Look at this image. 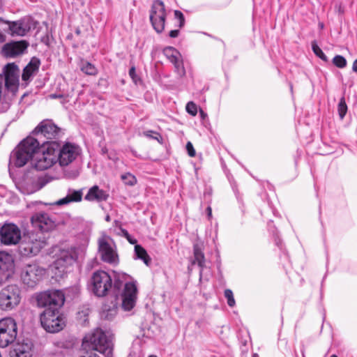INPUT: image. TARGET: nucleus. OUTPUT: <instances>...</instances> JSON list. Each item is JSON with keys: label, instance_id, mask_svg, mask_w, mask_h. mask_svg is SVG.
Returning a JSON list of instances; mask_svg holds the SVG:
<instances>
[{"label": "nucleus", "instance_id": "obj_1", "mask_svg": "<svg viewBox=\"0 0 357 357\" xmlns=\"http://www.w3.org/2000/svg\"><path fill=\"white\" fill-rule=\"evenodd\" d=\"M61 135V129L52 119H44L32 131L31 136L38 146H48L52 142H57Z\"/></svg>", "mask_w": 357, "mask_h": 357}, {"label": "nucleus", "instance_id": "obj_2", "mask_svg": "<svg viewBox=\"0 0 357 357\" xmlns=\"http://www.w3.org/2000/svg\"><path fill=\"white\" fill-rule=\"evenodd\" d=\"M89 344L93 350L97 351L106 357L112 356L113 335L105 333L100 328L84 337L83 344Z\"/></svg>", "mask_w": 357, "mask_h": 357}, {"label": "nucleus", "instance_id": "obj_3", "mask_svg": "<svg viewBox=\"0 0 357 357\" xmlns=\"http://www.w3.org/2000/svg\"><path fill=\"white\" fill-rule=\"evenodd\" d=\"M59 143L52 142L48 146L38 145L32 158L31 167L38 171L51 167L56 162V151L59 150Z\"/></svg>", "mask_w": 357, "mask_h": 357}, {"label": "nucleus", "instance_id": "obj_4", "mask_svg": "<svg viewBox=\"0 0 357 357\" xmlns=\"http://www.w3.org/2000/svg\"><path fill=\"white\" fill-rule=\"evenodd\" d=\"M38 146L34 143L31 136L23 139L12 151L10 160L17 167L24 166L29 161L31 163L36 150Z\"/></svg>", "mask_w": 357, "mask_h": 357}, {"label": "nucleus", "instance_id": "obj_5", "mask_svg": "<svg viewBox=\"0 0 357 357\" xmlns=\"http://www.w3.org/2000/svg\"><path fill=\"white\" fill-rule=\"evenodd\" d=\"M79 249L76 247L60 250L52 266L54 275L56 277L62 278L68 272V268L77 261Z\"/></svg>", "mask_w": 357, "mask_h": 357}, {"label": "nucleus", "instance_id": "obj_6", "mask_svg": "<svg viewBox=\"0 0 357 357\" xmlns=\"http://www.w3.org/2000/svg\"><path fill=\"white\" fill-rule=\"evenodd\" d=\"M40 323L47 332L56 333L63 329L66 319L60 310L45 309L40 315Z\"/></svg>", "mask_w": 357, "mask_h": 357}, {"label": "nucleus", "instance_id": "obj_7", "mask_svg": "<svg viewBox=\"0 0 357 357\" xmlns=\"http://www.w3.org/2000/svg\"><path fill=\"white\" fill-rule=\"evenodd\" d=\"M18 243V251L24 257L36 255L45 246V242L33 231L24 233Z\"/></svg>", "mask_w": 357, "mask_h": 357}, {"label": "nucleus", "instance_id": "obj_8", "mask_svg": "<svg viewBox=\"0 0 357 357\" xmlns=\"http://www.w3.org/2000/svg\"><path fill=\"white\" fill-rule=\"evenodd\" d=\"M90 289L95 296L104 297L112 289V277L104 271L94 272L90 279Z\"/></svg>", "mask_w": 357, "mask_h": 357}, {"label": "nucleus", "instance_id": "obj_9", "mask_svg": "<svg viewBox=\"0 0 357 357\" xmlns=\"http://www.w3.org/2000/svg\"><path fill=\"white\" fill-rule=\"evenodd\" d=\"M21 289L16 284L5 287L0 291V308L5 311L14 309L21 301Z\"/></svg>", "mask_w": 357, "mask_h": 357}, {"label": "nucleus", "instance_id": "obj_10", "mask_svg": "<svg viewBox=\"0 0 357 357\" xmlns=\"http://www.w3.org/2000/svg\"><path fill=\"white\" fill-rule=\"evenodd\" d=\"M98 252L102 261L109 264H118L119 257L116 250V245L109 236L103 233L98 239Z\"/></svg>", "mask_w": 357, "mask_h": 357}, {"label": "nucleus", "instance_id": "obj_11", "mask_svg": "<svg viewBox=\"0 0 357 357\" xmlns=\"http://www.w3.org/2000/svg\"><path fill=\"white\" fill-rule=\"evenodd\" d=\"M39 307L50 310H60L65 301V296L60 290L52 289L40 293L36 298Z\"/></svg>", "mask_w": 357, "mask_h": 357}, {"label": "nucleus", "instance_id": "obj_12", "mask_svg": "<svg viewBox=\"0 0 357 357\" xmlns=\"http://www.w3.org/2000/svg\"><path fill=\"white\" fill-rule=\"evenodd\" d=\"M17 327L12 318L0 320V347L5 348L12 344L17 337Z\"/></svg>", "mask_w": 357, "mask_h": 357}, {"label": "nucleus", "instance_id": "obj_13", "mask_svg": "<svg viewBox=\"0 0 357 357\" xmlns=\"http://www.w3.org/2000/svg\"><path fill=\"white\" fill-rule=\"evenodd\" d=\"M167 13L165 4L161 0L153 1L150 10V21L153 29L161 33L165 29Z\"/></svg>", "mask_w": 357, "mask_h": 357}, {"label": "nucleus", "instance_id": "obj_14", "mask_svg": "<svg viewBox=\"0 0 357 357\" xmlns=\"http://www.w3.org/2000/svg\"><path fill=\"white\" fill-rule=\"evenodd\" d=\"M80 151V148L75 144L66 142L61 147L59 144V150L56 151V161L61 166H67L77 158Z\"/></svg>", "mask_w": 357, "mask_h": 357}, {"label": "nucleus", "instance_id": "obj_15", "mask_svg": "<svg viewBox=\"0 0 357 357\" xmlns=\"http://www.w3.org/2000/svg\"><path fill=\"white\" fill-rule=\"evenodd\" d=\"M45 269L36 264L26 265L21 273L23 283L28 287H33L42 279Z\"/></svg>", "mask_w": 357, "mask_h": 357}, {"label": "nucleus", "instance_id": "obj_16", "mask_svg": "<svg viewBox=\"0 0 357 357\" xmlns=\"http://www.w3.org/2000/svg\"><path fill=\"white\" fill-rule=\"evenodd\" d=\"M21 236V230L13 223H5L0 229L1 241L4 245H16Z\"/></svg>", "mask_w": 357, "mask_h": 357}, {"label": "nucleus", "instance_id": "obj_17", "mask_svg": "<svg viewBox=\"0 0 357 357\" xmlns=\"http://www.w3.org/2000/svg\"><path fill=\"white\" fill-rule=\"evenodd\" d=\"M29 43L26 40L12 41L3 45L1 54L6 58H15L23 54L29 47Z\"/></svg>", "mask_w": 357, "mask_h": 357}, {"label": "nucleus", "instance_id": "obj_18", "mask_svg": "<svg viewBox=\"0 0 357 357\" xmlns=\"http://www.w3.org/2000/svg\"><path fill=\"white\" fill-rule=\"evenodd\" d=\"M32 225L42 232H47L55 227V222L45 212H38L31 217Z\"/></svg>", "mask_w": 357, "mask_h": 357}, {"label": "nucleus", "instance_id": "obj_19", "mask_svg": "<svg viewBox=\"0 0 357 357\" xmlns=\"http://www.w3.org/2000/svg\"><path fill=\"white\" fill-rule=\"evenodd\" d=\"M163 54L174 64L176 73L183 77L185 74V70L183 66V61L181 59L180 52L173 47H166L163 49Z\"/></svg>", "mask_w": 357, "mask_h": 357}, {"label": "nucleus", "instance_id": "obj_20", "mask_svg": "<svg viewBox=\"0 0 357 357\" xmlns=\"http://www.w3.org/2000/svg\"><path fill=\"white\" fill-rule=\"evenodd\" d=\"M136 292L137 287L133 282H126L125 289L121 292V305L126 311H129L134 307Z\"/></svg>", "mask_w": 357, "mask_h": 357}, {"label": "nucleus", "instance_id": "obj_21", "mask_svg": "<svg viewBox=\"0 0 357 357\" xmlns=\"http://www.w3.org/2000/svg\"><path fill=\"white\" fill-rule=\"evenodd\" d=\"M9 259L8 254L0 252V284L8 281L13 275V264L9 262Z\"/></svg>", "mask_w": 357, "mask_h": 357}, {"label": "nucleus", "instance_id": "obj_22", "mask_svg": "<svg viewBox=\"0 0 357 357\" xmlns=\"http://www.w3.org/2000/svg\"><path fill=\"white\" fill-rule=\"evenodd\" d=\"M33 344L26 339L17 342L10 351V357H31Z\"/></svg>", "mask_w": 357, "mask_h": 357}, {"label": "nucleus", "instance_id": "obj_23", "mask_svg": "<svg viewBox=\"0 0 357 357\" xmlns=\"http://www.w3.org/2000/svg\"><path fill=\"white\" fill-rule=\"evenodd\" d=\"M33 28V21L30 19H22L12 22L9 24V29L13 33L20 36H25Z\"/></svg>", "mask_w": 357, "mask_h": 357}, {"label": "nucleus", "instance_id": "obj_24", "mask_svg": "<svg viewBox=\"0 0 357 357\" xmlns=\"http://www.w3.org/2000/svg\"><path fill=\"white\" fill-rule=\"evenodd\" d=\"M109 194L99 186L95 185L90 188L84 197V199L89 202H102L107 201Z\"/></svg>", "mask_w": 357, "mask_h": 357}, {"label": "nucleus", "instance_id": "obj_25", "mask_svg": "<svg viewBox=\"0 0 357 357\" xmlns=\"http://www.w3.org/2000/svg\"><path fill=\"white\" fill-rule=\"evenodd\" d=\"M40 66V60L33 56L31 58L29 63L24 67L22 75V79L23 81H29L31 77L39 70Z\"/></svg>", "mask_w": 357, "mask_h": 357}, {"label": "nucleus", "instance_id": "obj_26", "mask_svg": "<svg viewBox=\"0 0 357 357\" xmlns=\"http://www.w3.org/2000/svg\"><path fill=\"white\" fill-rule=\"evenodd\" d=\"M82 199V190L69 189L66 196L56 202L57 205H64L70 202H78Z\"/></svg>", "mask_w": 357, "mask_h": 357}, {"label": "nucleus", "instance_id": "obj_27", "mask_svg": "<svg viewBox=\"0 0 357 357\" xmlns=\"http://www.w3.org/2000/svg\"><path fill=\"white\" fill-rule=\"evenodd\" d=\"M193 254H194V259L192 261V264H197V265L200 268L199 275H200V277H202L203 270H204V267H206L205 257H204V252H202V250L199 245H197V244L194 245Z\"/></svg>", "mask_w": 357, "mask_h": 357}, {"label": "nucleus", "instance_id": "obj_28", "mask_svg": "<svg viewBox=\"0 0 357 357\" xmlns=\"http://www.w3.org/2000/svg\"><path fill=\"white\" fill-rule=\"evenodd\" d=\"M134 259L142 260L146 266H149L151 261L146 250L142 245L137 244L135 245Z\"/></svg>", "mask_w": 357, "mask_h": 357}, {"label": "nucleus", "instance_id": "obj_29", "mask_svg": "<svg viewBox=\"0 0 357 357\" xmlns=\"http://www.w3.org/2000/svg\"><path fill=\"white\" fill-rule=\"evenodd\" d=\"M117 308L115 305L112 306H108L105 305L102 307V310L100 312V317L104 320H112L116 314Z\"/></svg>", "mask_w": 357, "mask_h": 357}, {"label": "nucleus", "instance_id": "obj_30", "mask_svg": "<svg viewBox=\"0 0 357 357\" xmlns=\"http://www.w3.org/2000/svg\"><path fill=\"white\" fill-rule=\"evenodd\" d=\"M3 76L5 77H19L18 66L14 63H8L3 68Z\"/></svg>", "mask_w": 357, "mask_h": 357}, {"label": "nucleus", "instance_id": "obj_31", "mask_svg": "<svg viewBox=\"0 0 357 357\" xmlns=\"http://www.w3.org/2000/svg\"><path fill=\"white\" fill-rule=\"evenodd\" d=\"M125 284L119 278H116L114 282H112V289L110 291H112L115 296H118L119 294H121V291L123 287L125 288Z\"/></svg>", "mask_w": 357, "mask_h": 357}, {"label": "nucleus", "instance_id": "obj_32", "mask_svg": "<svg viewBox=\"0 0 357 357\" xmlns=\"http://www.w3.org/2000/svg\"><path fill=\"white\" fill-rule=\"evenodd\" d=\"M347 105L344 97H342L337 105V112L340 119H343L347 112Z\"/></svg>", "mask_w": 357, "mask_h": 357}, {"label": "nucleus", "instance_id": "obj_33", "mask_svg": "<svg viewBox=\"0 0 357 357\" xmlns=\"http://www.w3.org/2000/svg\"><path fill=\"white\" fill-rule=\"evenodd\" d=\"M312 49L314 54L325 62H328V59L321 48L318 46L316 41L312 42Z\"/></svg>", "mask_w": 357, "mask_h": 357}, {"label": "nucleus", "instance_id": "obj_34", "mask_svg": "<svg viewBox=\"0 0 357 357\" xmlns=\"http://www.w3.org/2000/svg\"><path fill=\"white\" fill-rule=\"evenodd\" d=\"M121 179L127 185L133 186L137 183L136 177L130 173L121 175Z\"/></svg>", "mask_w": 357, "mask_h": 357}, {"label": "nucleus", "instance_id": "obj_35", "mask_svg": "<svg viewBox=\"0 0 357 357\" xmlns=\"http://www.w3.org/2000/svg\"><path fill=\"white\" fill-rule=\"evenodd\" d=\"M334 66L339 68H344L347 65L346 59L341 55H336L334 56L332 61Z\"/></svg>", "mask_w": 357, "mask_h": 357}, {"label": "nucleus", "instance_id": "obj_36", "mask_svg": "<svg viewBox=\"0 0 357 357\" xmlns=\"http://www.w3.org/2000/svg\"><path fill=\"white\" fill-rule=\"evenodd\" d=\"M144 135L151 139L157 140L160 144H162L163 138L162 135L155 131L153 130H147L144 132Z\"/></svg>", "mask_w": 357, "mask_h": 357}, {"label": "nucleus", "instance_id": "obj_37", "mask_svg": "<svg viewBox=\"0 0 357 357\" xmlns=\"http://www.w3.org/2000/svg\"><path fill=\"white\" fill-rule=\"evenodd\" d=\"M89 312V307L87 305H84L78 310L77 318L79 319H83L84 321H86Z\"/></svg>", "mask_w": 357, "mask_h": 357}, {"label": "nucleus", "instance_id": "obj_38", "mask_svg": "<svg viewBox=\"0 0 357 357\" xmlns=\"http://www.w3.org/2000/svg\"><path fill=\"white\" fill-rule=\"evenodd\" d=\"M225 297L227 299V304L229 307H234L235 305V300L234 298L233 292L231 289L225 290Z\"/></svg>", "mask_w": 357, "mask_h": 357}, {"label": "nucleus", "instance_id": "obj_39", "mask_svg": "<svg viewBox=\"0 0 357 357\" xmlns=\"http://www.w3.org/2000/svg\"><path fill=\"white\" fill-rule=\"evenodd\" d=\"M174 14L175 19L178 20V27L179 29L183 28L185 25V17H184L183 14L182 13V12H181L180 10H174Z\"/></svg>", "mask_w": 357, "mask_h": 357}, {"label": "nucleus", "instance_id": "obj_40", "mask_svg": "<svg viewBox=\"0 0 357 357\" xmlns=\"http://www.w3.org/2000/svg\"><path fill=\"white\" fill-rule=\"evenodd\" d=\"M82 70L84 73L90 75H93L96 73V68L94 67L93 65H92L90 63H86V64L83 65V66L82 67Z\"/></svg>", "mask_w": 357, "mask_h": 357}, {"label": "nucleus", "instance_id": "obj_41", "mask_svg": "<svg viewBox=\"0 0 357 357\" xmlns=\"http://www.w3.org/2000/svg\"><path fill=\"white\" fill-rule=\"evenodd\" d=\"M120 230H121V232L123 236H124L130 244L135 245L137 244V239L133 238L132 236H130V234L128 233V231L126 229L120 227Z\"/></svg>", "mask_w": 357, "mask_h": 357}, {"label": "nucleus", "instance_id": "obj_42", "mask_svg": "<svg viewBox=\"0 0 357 357\" xmlns=\"http://www.w3.org/2000/svg\"><path fill=\"white\" fill-rule=\"evenodd\" d=\"M185 109L187 112L192 116H196L197 113V107L196 104L192 101L187 103Z\"/></svg>", "mask_w": 357, "mask_h": 357}, {"label": "nucleus", "instance_id": "obj_43", "mask_svg": "<svg viewBox=\"0 0 357 357\" xmlns=\"http://www.w3.org/2000/svg\"><path fill=\"white\" fill-rule=\"evenodd\" d=\"M129 75L135 84L141 82L140 77L137 75L135 66H132L129 70Z\"/></svg>", "mask_w": 357, "mask_h": 357}, {"label": "nucleus", "instance_id": "obj_44", "mask_svg": "<svg viewBox=\"0 0 357 357\" xmlns=\"http://www.w3.org/2000/svg\"><path fill=\"white\" fill-rule=\"evenodd\" d=\"M186 150L188 151V155L190 157H194L196 154L195 150L192 146V144L190 142H188L186 144Z\"/></svg>", "mask_w": 357, "mask_h": 357}, {"label": "nucleus", "instance_id": "obj_45", "mask_svg": "<svg viewBox=\"0 0 357 357\" xmlns=\"http://www.w3.org/2000/svg\"><path fill=\"white\" fill-rule=\"evenodd\" d=\"M48 183V181L45 178H39L37 180L36 185H37V189L40 190L43 188L47 183Z\"/></svg>", "mask_w": 357, "mask_h": 357}, {"label": "nucleus", "instance_id": "obj_46", "mask_svg": "<svg viewBox=\"0 0 357 357\" xmlns=\"http://www.w3.org/2000/svg\"><path fill=\"white\" fill-rule=\"evenodd\" d=\"M41 42L48 47L50 46V36L48 33L41 38Z\"/></svg>", "mask_w": 357, "mask_h": 357}, {"label": "nucleus", "instance_id": "obj_47", "mask_svg": "<svg viewBox=\"0 0 357 357\" xmlns=\"http://www.w3.org/2000/svg\"><path fill=\"white\" fill-rule=\"evenodd\" d=\"M179 32L178 29L172 30L169 33V36L173 38H176L179 35Z\"/></svg>", "mask_w": 357, "mask_h": 357}, {"label": "nucleus", "instance_id": "obj_48", "mask_svg": "<svg viewBox=\"0 0 357 357\" xmlns=\"http://www.w3.org/2000/svg\"><path fill=\"white\" fill-rule=\"evenodd\" d=\"M82 357H99V356L96 353H87L85 356H83Z\"/></svg>", "mask_w": 357, "mask_h": 357}, {"label": "nucleus", "instance_id": "obj_49", "mask_svg": "<svg viewBox=\"0 0 357 357\" xmlns=\"http://www.w3.org/2000/svg\"><path fill=\"white\" fill-rule=\"evenodd\" d=\"M352 70L357 73V59L354 60L353 65H352Z\"/></svg>", "mask_w": 357, "mask_h": 357}, {"label": "nucleus", "instance_id": "obj_50", "mask_svg": "<svg viewBox=\"0 0 357 357\" xmlns=\"http://www.w3.org/2000/svg\"><path fill=\"white\" fill-rule=\"evenodd\" d=\"M199 114L201 118L203 119L207 116V114L202 109H200Z\"/></svg>", "mask_w": 357, "mask_h": 357}, {"label": "nucleus", "instance_id": "obj_51", "mask_svg": "<svg viewBox=\"0 0 357 357\" xmlns=\"http://www.w3.org/2000/svg\"><path fill=\"white\" fill-rule=\"evenodd\" d=\"M5 40H6V36L0 32V43L5 42Z\"/></svg>", "mask_w": 357, "mask_h": 357}, {"label": "nucleus", "instance_id": "obj_52", "mask_svg": "<svg viewBox=\"0 0 357 357\" xmlns=\"http://www.w3.org/2000/svg\"><path fill=\"white\" fill-rule=\"evenodd\" d=\"M275 244H276L278 247H280V248L281 247L282 241H281V240H280V238H276L275 239Z\"/></svg>", "mask_w": 357, "mask_h": 357}, {"label": "nucleus", "instance_id": "obj_53", "mask_svg": "<svg viewBox=\"0 0 357 357\" xmlns=\"http://www.w3.org/2000/svg\"><path fill=\"white\" fill-rule=\"evenodd\" d=\"M301 351L302 357H305V346L304 345H302V348L301 349Z\"/></svg>", "mask_w": 357, "mask_h": 357}, {"label": "nucleus", "instance_id": "obj_54", "mask_svg": "<svg viewBox=\"0 0 357 357\" xmlns=\"http://www.w3.org/2000/svg\"><path fill=\"white\" fill-rule=\"evenodd\" d=\"M207 211H208V216H211V208L210 206H208L207 208H206Z\"/></svg>", "mask_w": 357, "mask_h": 357}, {"label": "nucleus", "instance_id": "obj_55", "mask_svg": "<svg viewBox=\"0 0 357 357\" xmlns=\"http://www.w3.org/2000/svg\"><path fill=\"white\" fill-rule=\"evenodd\" d=\"M105 221H107V222H110V220H111L110 215H107L105 216Z\"/></svg>", "mask_w": 357, "mask_h": 357}, {"label": "nucleus", "instance_id": "obj_56", "mask_svg": "<svg viewBox=\"0 0 357 357\" xmlns=\"http://www.w3.org/2000/svg\"><path fill=\"white\" fill-rule=\"evenodd\" d=\"M75 33L78 36L81 34V30L79 29V28H77L75 29Z\"/></svg>", "mask_w": 357, "mask_h": 357}, {"label": "nucleus", "instance_id": "obj_57", "mask_svg": "<svg viewBox=\"0 0 357 357\" xmlns=\"http://www.w3.org/2000/svg\"><path fill=\"white\" fill-rule=\"evenodd\" d=\"M107 152V148L105 147V148L102 149V154H105Z\"/></svg>", "mask_w": 357, "mask_h": 357}, {"label": "nucleus", "instance_id": "obj_58", "mask_svg": "<svg viewBox=\"0 0 357 357\" xmlns=\"http://www.w3.org/2000/svg\"><path fill=\"white\" fill-rule=\"evenodd\" d=\"M61 96H57V95H56V94H52V95H51V97H52V98H58V97H61Z\"/></svg>", "mask_w": 357, "mask_h": 357}, {"label": "nucleus", "instance_id": "obj_59", "mask_svg": "<svg viewBox=\"0 0 357 357\" xmlns=\"http://www.w3.org/2000/svg\"><path fill=\"white\" fill-rule=\"evenodd\" d=\"M338 12L340 14H342L344 13V10L342 9L341 6L339 7Z\"/></svg>", "mask_w": 357, "mask_h": 357}, {"label": "nucleus", "instance_id": "obj_60", "mask_svg": "<svg viewBox=\"0 0 357 357\" xmlns=\"http://www.w3.org/2000/svg\"><path fill=\"white\" fill-rule=\"evenodd\" d=\"M252 357H259L258 354H254Z\"/></svg>", "mask_w": 357, "mask_h": 357}, {"label": "nucleus", "instance_id": "obj_61", "mask_svg": "<svg viewBox=\"0 0 357 357\" xmlns=\"http://www.w3.org/2000/svg\"><path fill=\"white\" fill-rule=\"evenodd\" d=\"M331 357H337L336 355H332Z\"/></svg>", "mask_w": 357, "mask_h": 357}, {"label": "nucleus", "instance_id": "obj_62", "mask_svg": "<svg viewBox=\"0 0 357 357\" xmlns=\"http://www.w3.org/2000/svg\"><path fill=\"white\" fill-rule=\"evenodd\" d=\"M320 27H321V28H323V27H324L323 24H320Z\"/></svg>", "mask_w": 357, "mask_h": 357}, {"label": "nucleus", "instance_id": "obj_63", "mask_svg": "<svg viewBox=\"0 0 357 357\" xmlns=\"http://www.w3.org/2000/svg\"><path fill=\"white\" fill-rule=\"evenodd\" d=\"M149 357H157V356L152 355V356H150Z\"/></svg>", "mask_w": 357, "mask_h": 357}, {"label": "nucleus", "instance_id": "obj_64", "mask_svg": "<svg viewBox=\"0 0 357 357\" xmlns=\"http://www.w3.org/2000/svg\"><path fill=\"white\" fill-rule=\"evenodd\" d=\"M290 88H291V90H292V88H293V87H292V85H291V84L290 85Z\"/></svg>", "mask_w": 357, "mask_h": 357}]
</instances>
